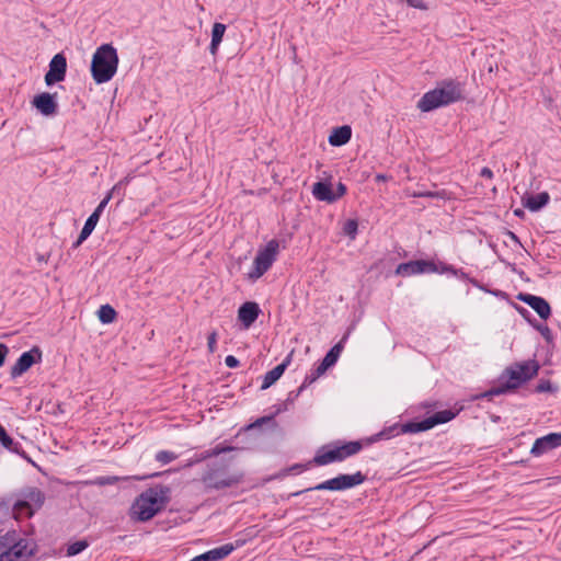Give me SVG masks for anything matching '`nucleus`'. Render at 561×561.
<instances>
[{"mask_svg":"<svg viewBox=\"0 0 561 561\" xmlns=\"http://www.w3.org/2000/svg\"><path fill=\"white\" fill-rule=\"evenodd\" d=\"M507 233H508V236L511 237V239H512L513 241H515V242L519 243V239H518V237H517L514 232L508 231Z\"/></svg>","mask_w":561,"mask_h":561,"instance_id":"nucleus-54","label":"nucleus"},{"mask_svg":"<svg viewBox=\"0 0 561 561\" xmlns=\"http://www.w3.org/2000/svg\"><path fill=\"white\" fill-rule=\"evenodd\" d=\"M552 383L548 379H541L538 385L536 386V392L542 393V392H549L552 391Z\"/></svg>","mask_w":561,"mask_h":561,"instance_id":"nucleus-38","label":"nucleus"},{"mask_svg":"<svg viewBox=\"0 0 561 561\" xmlns=\"http://www.w3.org/2000/svg\"><path fill=\"white\" fill-rule=\"evenodd\" d=\"M288 470L289 471H295V472H301L304 470V466L297 463V465H294L293 467H290Z\"/></svg>","mask_w":561,"mask_h":561,"instance_id":"nucleus-52","label":"nucleus"},{"mask_svg":"<svg viewBox=\"0 0 561 561\" xmlns=\"http://www.w3.org/2000/svg\"><path fill=\"white\" fill-rule=\"evenodd\" d=\"M352 137V129L350 126L344 125L333 128L329 136V144L334 147H340L350 141Z\"/></svg>","mask_w":561,"mask_h":561,"instance_id":"nucleus-20","label":"nucleus"},{"mask_svg":"<svg viewBox=\"0 0 561 561\" xmlns=\"http://www.w3.org/2000/svg\"><path fill=\"white\" fill-rule=\"evenodd\" d=\"M217 343V332L213 331L207 337V347L209 353H214L216 351Z\"/></svg>","mask_w":561,"mask_h":561,"instance_id":"nucleus-40","label":"nucleus"},{"mask_svg":"<svg viewBox=\"0 0 561 561\" xmlns=\"http://www.w3.org/2000/svg\"><path fill=\"white\" fill-rule=\"evenodd\" d=\"M82 242H83V241H80V237H78V239L76 240V242H73L72 248H73V249H77L78 247H80V245H81V243H82Z\"/></svg>","mask_w":561,"mask_h":561,"instance_id":"nucleus-55","label":"nucleus"},{"mask_svg":"<svg viewBox=\"0 0 561 561\" xmlns=\"http://www.w3.org/2000/svg\"><path fill=\"white\" fill-rule=\"evenodd\" d=\"M313 196L321 202L334 203L335 196H333V191L330 183L327 182H316L312 186Z\"/></svg>","mask_w":561,"mask_h":561,"instance_id":"nucleus-23","label":"nucleus"},{"mask_svg":"<svg viewBox=\"0 0 561 561\" xmlns=\"http://www.w3.org/2000/svg\"><path fill=\"white\" fill-rule=\"evenodd\" d=\"M99 319L102 323H112L116 318L115 309L110 305L101 306L99 309Z\"/></svg>","mask_w":561,"mask_h":561,"instance_id":"nucleus-29","label":"nucleus"},{"mask_svg":"<svg viewBox=\"0 0 561 561\" xmlns=\"http://www.w3.org/2000/svg\"><path fill=\"white\" fill-rule=\"evenodd\" d=\"M170 501V488L158 484L140 493L130 507V516L138 522H147L164 510Z\"/></svg>","mask_w":561,"mask_h":561,"instance_id":"nucleus-2","label":"nucleus"},{"mask_svg":"<svg viewBox=\"0 0 561 561\" xmlns=\"http://www.w3.org/2000/svg\"><path fill=\"white\" fill-rule=\"evenodd\" d=\"M524 382H526L525 378L519 375L517 369L514 366L508 367L501 376V383L497 387H493L485 391L482 397H493L506 393L515 390Z\"/></svg>","mask_w":561,"mask_h":561,"instance_id":"nucleus-10","label":"nucleus"},{"mask_svg":"<svg viewBox=\"0 0 561 561\" xmlns=\"http://www.w3.org/2000/svg\"><path fill=\"white\" fill-rule=\"evenodd\" d=\"M365 480L366 476L360 471H357L354 474H339L317 484L316 486L294 492L290 496H299L300 494L310 491H344L364 483Z\"/></svg>","mask_w":561,"mask_h":561,"instance_id":"nucleus-7","label":"nucleus"},{"mask_svg":"<svg viewBox=\"0 0 561 561\" xmlns=\"http://www.w3.org/2000/svg\"><path fill=\"white\" fill-rule=\"evenodd\" d=\"M226 32V25L222 23H214L213 30H211V42L209 45V51L211 55H216L218 50V46L222 41V37Z\"/></svg>","mask_w":561,"mask_h":561,"instance_id":"nucleus-27","label":"nucleus"},{"mask_svg":"<svg viewBox=\"0 0 561 561\" xmlns=\"http://www.w3.org/2000/svg\"><path fill=\"white\" fill-rule=\"evenodd\" d=\"M89 547V542L87 540H78L76 542H72L67 548V556L73 557L79 553H81L83 550H85Z\"/></svg>","mask_w":561,"mask_h":561,"instance_id":"nucleus-31","label":"nucleus"},{"mask_svg":"<svg viewBox=\"0 0 561 561\" xmlns=\"http://www.w3.org/2000/svg\"><path fill=\"white\" fill-rule=\"evenodd\" d=\"M243 478L244 474L241 471L231 472L227 462L214 461L207 463L201 481L204 484L205 492H209L233 488L241 483Z\"/></svg>","mask_w":561,"mask_h":561,"instance_id":"nucleus-4","label":"nucleus"},{"mask_svg":"<svg viewBox=\"0 0 561 561\" xmlns=\"http://www.w3.org/2000/svg\"><path fill=\"white\" fill-rule=\"evenodd\" d=\"M346 194V186L342 183V182H339L337 185H336V192L334 193L333 192V196H335V202L344 196Z\"/></svg>","mask_w":561,"mask_h":561,"instance_id":"nucleus-44","label":"nucleus"},{"mask_svg":"<svg viewBox=\"0 0 561 561\" xmlns=\"http://www.w3.org/2000/svg\"><path fill=\"white\" fill-rule=\"evenodd\" d=\"M446 191H417L413 192V197L446 198Z\"/></svg>","mask_w":561,"mask_h":561,"instance_id":"nucleus-32","label":"nucleus"},{"mask_svg":"<svg viewBox=\"0 0 561 561\" xmlns=\"http://www.w3.org/2000/svg\"><path fill=\"white\" fill-rule=\"evenodd\" d=\"M362 448L363 444L357 440L346 442L344 444H340V442L331 443L318 449L313 457V462L317 466L341 462L346 458L358 454Z\"/></svg>","mask_w":561,"mask_h":561,"instance_id":"nucleus-6","label":"nucleus"},{"mask_svg":"<svg viewBox=\"0 0 561 561\" xmlns=\"http://www.w3.org/2000/svg\"><path fill=\"white\" fill-rule=\"evenodd\" d=\"M329 368H330V366L322 359V362L319 364V366L305 377V380H304L305 386H310L311 383H313Z\"/></svg>","mask_w":561,"mask_h":561,"instance_id":"nucleus-28","label":"nucleus"},{"mask_svg":"<svg viewBox=\"0 0 561 561\" xmlns=\"http://www.w3.org/2000/svg\"><path fill=\"white\" fill-rule=\"evenodd\" d=\"M348 335H350V331H347L343 337L341 339L340 342H337L334 346H332L329 352L325 354L323 360L330 366H334L335 363L337 362L343 348H344V343L346 342V340L348 339Z\"/></svg>","mask_w":561,"mask_h":561,"instance_id":"nucleus-25","label":"nucleus"},{"mask_svg":"<svg viewBox=\"0 0 561 561\" xmlns=\"http://www.w3.org/2000/svg\"><path fill=\"white\" fill-rule=\"evenodd\" d=\"M15 530L8 531L5 535L0 537V561H10V549L15 545L14 542Z\"/></svg>","mask_w":561,"mask_h":561,"instance_id":"nucleus-26","label":"nucleus"},{"mask_svg":"<svg viewBox=\"0 0 561 561\" xmlns=\"http://www.w3.org/2000/svg\"><path fill=\"white\" fill-rule=\"evenodd\" d=\"M460 410H443L437 411L433 415L422 420V421H410L404 424H394L389 426L381 432L373 435L367 439L368 444L376 443L380 439H389L393 436L400 434H415L420 432H425L433 428L436 425L445 424L451 420H454Z\"/></svg>","mask_w":561,"mask_h":561,"instance_id":"nucleus-1","label":"nucleus"},{"mask_svg":"<svg viewBox=\"0 0 561 561\" xmlns=\"http://www.w3.org/2000/svg\"><path fill=\"white\" fill-rule=\"evenodd\" d=\"M358 224L355 219H348L343 226V232L351 239H355L357 234Z\"/></svg>","mask_w":561,"mask_h":561,"instance_id":"nucleus-33","label":"nucleus"},{"mask_svg":"<svg viewBox=\"0 0 561 561\" xmlns=\"http://www.w3.org/2000/svg\"><path fill=\"white\" fill-rule=\"evenodd\" d=\"M438 271V266L434 261L415 260L400 263L396 268V274L408 277L417 274H432Z\"/></svg>","mask_w":561,"mask_h":561,"instance_id":"nucleus-11","label":"nucleus"},{"mask_svg":"<svg viewBox=\"0 0 561 561\" xmlns=\"http://www.w3.org/2000/svg\"><path fill=\"white\" fill-rule=\"evenodd\" d=\"M514 215L517 216V217H523L524 216V210L522 209H515L514 210Z\"/></svg>","mask_w":561,"mask_h":561,"instance_id":"nucleus-56","label":"nucleus"},{"mask_svg":"<svg viewBox=\"0 0 561 561\" xmlns=\"http://www.w3.org/2000/svg\"><path fill=\"white\" fill-rule=\"evenodd\" d=\"M260 312L261 310L256 302L247 301L240 306L238 310V319L244 329H249L256 321Z\"/></svg>","mask_w":561,"mask_h":561,"instance_id":"nucleus-17","label":"nucleus"},{"mask_svg":"<svg viewBox=\"0 0 561 561\" xmlns=\"http://www.w3.org/2000/svg\"><path fill=\"white\" fill-rule=\"evenodd\" d=\"M42 360V351L38 346L32 347L24 352L18 358L16 363L11 367L10 376L12 378L20 377L26 373L34 364Z\"/></svg>","mask_w":561,"mask_h":561,"instance_id":"nucleus-12","label":"nucleus"},{"mask_svg":"<svg viewBox=\"0 0 561 561\" xmlns=\"http://www.w3.org/2000/svg\"><path fill=\"white\" fill-rule=\"evenodd\" d=\"M118 480H119V478L115 477V476H102V477H96L92 480L85 481L84 483L88 485L104 486V485H113Z\"/></svg>","mask_w":561,"mask_h":561,"instance_id":"nucleus-30","label":"nucleus"},{"mask_svg":"<svg viewBox=\"0 0 561 561\" xmlns=\"http://www.w3.org/2000/svg\"><path fill=\"white\" fill-rule=\"evenodd\" d=\"M32 104L44 116H53L58 110L55 94H50L48 92H42L35 95Z\"/></svg>","mask_w":561,"mask_h":561,"instance_id":"nucleus-15","label":"nucleus"},{"mask_svg":"<svg viewBox=\"0 0 561 561\" xmlns=\"http://www.w3.org/2000/svg\"><path fill=\"white\" fill-rule=\"evenodd\" d=\"M233 550L234 547L232 543H226L218 548L208 550L205 553L196 556L190 561H219L228 557Z\"/></svg>","mask_w":561,"mask_h":561,"instance_id":"nucleus-18","label":"nucleus"},{"mask_svg":"<svg viewBox=\"0 0 561 561\" xmlns=\"http://www.w3.org/2000/svg\"><path fill=\"white\" fill-rule=\"evenodd\" d=\"M100 217L96 214H91L88 219L85 220L84 225L89 227L91 230H94L95 226L98 225Z\"/></svg>","mask_w":561,"mask_h":561,"instance_id":"nucleus-42","label":"nucleus"},{"mask_svg":"<svg viewBox=\"0 0 561 561\" xmlns=\"http://www.w3.org/2000/svg\"><path fill=\"white\" fill-rule=\"evenodd\" d=\"M213 457H214V455H210V449L204 451L202 455L203 459H208V458H213Z\"/></svg>","mask_w":561,"mask_h":561,"instance_id":"nucleus-53","label":"nucleus"},{"mask_svg":"<svg viewBox=\"0 0 561 561\" xmlns=\"http://www.w3.org/2000/svg\"><path fill=\"white\" fill-rule=\"evenodd\" d=\"M0 444L7 450H9L13 454L20 455L24 459L30 460L26 453L23 450L21 444L18 442H14L13 438L9 436L5 428L1 424H0Z\"/></svg>","mask_w":561,"mask_h":561,"instance_id":"nucleus-19","label":"nucleus"},{"mask_svg":"<svg viewBox=\"0 0 561 561\" xmlns=\"http://www.w3.org/2000/svg\"><path fill=\"white\" fill-rule=\"evenodd\" d=\"M519 312L524 316V313H528L527 309L520 308Z\"/></svg>","mask_w":561,"mask_h":561,"instance_id":"nucleus-57","label":"nucleus"},{"mask_svg":"<svg viewBox=\"0 0 561 561\" xmlns=\"http://www.w3.org/2000/svg\"><path fill=\"white\" fill-rule=\"evenodd\" d=\"M234 449H237V448L233 446H225L222 444H218L214 448L210 449V455H214V457H217L221 454L232 451Z\"/></svg>","mask_w":561,"mask_h":561,"instance_id":"nucleus-37","label":"nucleus"},{"mask_svg":"<svg viewBox=\"0 0 561 561\" xmlns=\"http://www.w3.org/2000/svg\"><path fill=\"white\" fill-rule=\"evenodd\" d=\"M534 328L540 332V334L542 335V337L547 341V342H551L552 341V332L551 330L549 329L548 325L546 324H542V323H533Z\"/></svg>","mask_w":561,"mask_h":561,"instance_id":"nucleus-36","label":"nucleus"},{"mask_svg":"<svg viewBox=\"0 0 561 561\" xmlns=\"http://www.w3.org/2000/svg\"><path fill=\"white\" fill-rule=\"evenodd\" d=\"M93 232V230H91L89 227H87L85 225L83 226L79 237H80V241H84L87 240L90 234Z\"/></svg>","mask_w":561,"mask_h":561,"instance_id":"nucleus-47","label":"nucleus"},{"mask_svg":"<svg viewBox=\"0 0 561 561\" xmlns=\"http://www.w3.org/2000/svg\"><path fill=\"white\" fill-rule=\"evenodd\" d=\"M8 352H9L8 346L0 343V367L4 364V359H5Z\"/></svg>","mask_w":561,"mask_h":561,"instance_id":"nucleus-46","label":"nucleus"},{"mask_svg":"<svg viewBox=\"0 0 561 561\" xmlns=\"http://www.w3.org/2000/svg\"><path fill=\"white\" fill-rule=\"evenodd\" d=\"M480 176L491 180L493 179V171L490 168L484 167L480 171Z\"/></svg>","mask_w":561,"mask_h":561,"instance_id":"nucleus-49","label":"nucleus"},{"mask_svg":"<svg viewBox=\"0 0 561 561\" xmlns=\"http://www.w3.org/2000/svg\"><path fill=\"white\" fill-rule=\"evenodd\" d=\"M289 357H287L283 363L278 364L276 367L264 375L263 382L261 385L262 390L270 388L282 377L289 364Z\"/></svg>","mask_w":561,"mask_h":561,"instance_id":"nucleus-21","label":"nucleus"},{"mask_svg":"<svg viewBox=\"0 0 561 561\" xmlns=\"http://www.w3.org/2000/svg\"><path fill=\"white\" fill-rule=\"evenodd\" d=\"M67 72V59L62 53L56 54L50 62L49 70L45 75V83L53 85L56 82H60L65 79Z\"/></svg>","mask_w":561,"mask_h":561,"instance_id":"nucleus-13","label":"nucleus"},{"mask_svg":"<svg viewBox=\"0 0 561 561\" xmlns=\"http://www.w3.org/2000/svg\"><path fill=\"white\" fill-rule=\"evenodd\" d=\"M391 179V176H388L386 174H382V173H378L376 174L375 176V182L379 183V182H387Z\"/></svg>","mask_w":561,"mask_h":561,"instance_id":"nucleus-50","label":"nucleus"},{"mask_svg":"<svg viewBox=\"0 0 561 561\" xmlns=\"http://www.w3.org/2000/svg\"><path fill=\"white\" fill-rule=\"evenodd\" d=\"M454 276L458 277V278H461V279H467L468 278V275L467 273H465L461 268H455L454 271Z\"/></svg>","mask_w":561,"mask_h":561,"instance_id":"nucleus-51","label":"nucleus"},{"mask_svg":"<svg viewBox=\"0 0 561 561\" xmlns=\"http://www.w3.org/2000/svg\"><path fill=\"white\" fill-rule=\"evenodd\" d=\"M561 446V433H549L539 437L533 444L530 454L535 457L542 456L543 454Z\"/></svg>","mask_w":561,"mask_h":561,"instance_id":"nucleus-14","label":"nucleus"},{"mask_svg":"<svg viewBox=\"0 0 561 561\" xmlns=\"http://www.w3.org/2000/svg\"><path fill=\"white\" fill-rule=\"evenodd\" d=\"M273 420H274V415L262 416V417L257 419L254 423L250 424L248 426V428L250 430V428L260 427L265 423L273 422Z\"/></svg>","mask_w":561,"mask_h":561,"instance_id":"nucleus-39","label":"nucleus"},{"mask_svg":"<svg viewBox=\"0 0 561 561\" xmlns=\"http://www.w3.org/2000/svg\"><path fill=\"white\" fill-rule=\"evenodd\" d=\"M278 249L279 242L276 239H272L264 249L259 250L253 262V268L248 274L249 278L255 280L263 276L276 261Z\"/></svg>","mask_w":561,"mask_h":561,"instance_id":"nucleus-9","label":"nucleus"},{"mask_svg":"<svg viewBox=\"0 0 561 561\" xmlns=\"http://www.w3.org/2000/svg\"><path fill=\"white\" fill-rule=\"evenodd\" d=\"M225 364L229 368H236L239 366L240 363H239V359L237 357H234L233 355H228L225 358Z\"/></svg>","mask_w":561,"mask_h":561,"instance_id":"nucleus-45","label":"nucleus"},{"mask_svg":"<svg viewBox=\"0 0 561 561\" xmlns=\"http://www.w3.org/2000/svg\"><path fill=\"white\" fill-rule=\"evenodd\" d=\"M518 299L534 309L541 319L547 320L551 316L550 305L545 298L531 294H519Z\"/></svg>","mask_w":561,"mask_h":561,"instance_id":"nucleus-16","label":"nucleus"},{"mask_svg":"<svg viewBox=\"0 0 561 561\" xmlns=\"http://www.w3.org/2000/svg\"><path fill=\"white\" fill-rule=\"evenodd\" d=\"M437 266H438V271L436 273H438V274H445V273L454 274L455 267L453 265H448L446 263L440 262L439 264H437Z\"/></svg>","mask_w":561,"mask_h":561,"instance_id":"nucleus-43","label":"nucleus"},{"mask_svg":"<svg viewBox=\"0 0 561 561\" xmlns=\"http://www.w3.org/2000/svg\"><path fill=\"white\" fill-rule=\"evenodd\" d=\"M115 187L114 186L111 191L107 192V194L105 195V197L100 202V204L96 206V208L94 209L93 214H96L99 217H101L102 213L104 211L105 207L107 206L108 202L112 199L113 197V193L115 191Z\"/></svg>","mask_w":561,"mask_h":561,"instance_id":"nucleus-34","label":"nucleus"},{"mask_svg":"<svg viewBox=\"0 0 561 561\" xmlns=\"http://www.w3.org/2000/svg\"><path fill=\"white\" fill-rule=\"evenodd\" d=\"M44 501L45 495L39 489H24L13 505V512L16 516L31 517L43 506Z\"/></svg>","mask_w":561,"mask_h":561,"instance_id":"nucleus-8","label":"nucleus"},{"mask_svg":"<svg viewBox=\"0 0 561 561\" xmlns=\"http://www.w3.org/2000/svg\"><path fill=\"white\" fill-rule=\"evenodd\" d=\"M307 387L308 386H305V381H302L301 386L297 390L288 393L286 402L293 403Z\"/></svg>","mask_w":561,"mask_h":561,"instance_id":"nucleus-41","label":"nucleus"},{"mask_svg":"<svg viewBox=\"0 0 561 561\" xmlns=\"http://www.w3.org/2000/svg\"><path fill=\"white\" fill-rule=\"evenodd\" d=\"M550 201V195L547 192H541L536 195H529L523 198V205L530 211H538L545 207Z\"/></svg>","mask_w":561,"mask_h":561,"instance_id":"nucleus-22","label":"nucleus"},{"mask_svg":"<svg viewBox=\"0 0 561 561\" xmlns=\"http://www.w3.org/2000/svg\"><path fill=\"white\" fill-rule=\"evenodd\" d=\"M408 4L417 8V9H426V5L424 4L423 0H407Z\"/></svg>","mask_w":561,"mask_h":561,"instance_id":"nucleus-48","label":"nucleus"},{"mask_svg":"<svg viewBox=\"0 0 561 561\" xmlns=\"http://www.w3.org/2000/svg\"><path fill=\"white\" fill-rule=\"evenodd\" d=\"M118 55L112 44H103L96 48L91 60V75L98 83L108 82L117 71Z\"/></svg>","mask_w":561,"mask_h":561,"instance_id":"nucleus-5","label":"nucleus"},{"mask_svg":"<svg viewBox=\"0 0 561 561\" xmlns=\"http://www.w3.org/2000/svg\"><path fill=\"white\" fill-rule=\"evenodd\" d=\"M465 99L463 83L455 79L440 81L433 90L427 91L417 102L421 112H431Z\"/></svg>","mask_w":561,"mask_h":561,"instance_id":"nucleus-3","label":"nucleus"},{"mask_svg":"<svg viewBox=\"0 0 561 561\" xmlns=\"http://www.w3.org/2000/svg\"><path fill=\"white\" fill-rule=\"evenodd\" d=\"M519 375L525 378V381H528L533 377L537 376L538 370L540 368L539 364L536 360H527L517 363L514 365Z\"/></svg>","mask_w":561,"mask_h":561,"instance_id":"nucleus-24","label":"nucleus"},{"mask_svg":"<svg viewBox=\"0 0 561 561\" xmlns=\"http://www.w3.org/2000/svg\"><path fill=\"white\" fill-rule=\"evenodd\" d=\"M175 458H176V455L174 453L168 451V450H160L156 455V460L163 465L170 463Z\"/></svg>","mask_w":561,"mask_h":561,"instance_id":"nucleus-35","label":"nucleus"}]
</instances>
